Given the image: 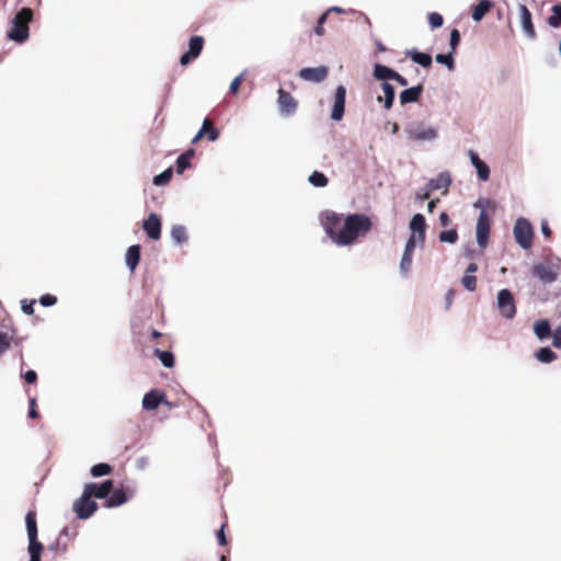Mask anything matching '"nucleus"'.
<instances>
[{
	"instance_id": "obj_1",
	"label": "nucleus",
	"mask_w": 561,
	"mask_h": 561,
	"mask_svg": "<svg viewBox=\"0 0 561 561\" xmlns=\"http://www.w3.org/2000/svg\"><path fill=\"white\" fill-rule=\"evenodd\" d=\"M322 227L337 245H350L370 231L373 222L364 214L343 215L327 210L321 215Z\"/></svg>"
},
{
	"instance_id": "obj_2",
	"label": "nucleus",
	"mask_w": 561,
	"mask_h": 561,
	"mask_svg": "<svg viewBox=\"0 0 561 561\" xmlns=\"http://www.w3.org/2000/svg\"><path fill=\"white\" fill-rule=\"evenodd\" d=\"M33 10L31 8H23L20 10L12 20V26L8 31V38L22 44L30 36L28 24L33 20Z\"/></svg>"
},
{
	"instance_id": "obj_3",
	"label": "nucleus",
	"mask_w": 561,
	"mask_h": 561,
	"mask_svg": "<svg viewBox=\"0 0 561 561\" xmlns=\"http://www.w3.org/2000/svg\"><path fill=\"white\" fill-rule=\"evenodd\" d=\"M514 237L516 242L525 250L531 248L534 229L531 224L525 218H518L514 226Z\"/></svg>"
},
{
	"instance_id": "obj_4",
	"label": "nucleus",
	"mask_w": 561,
	"mask_h": 561,
	"mask_svg": "<svg viewBox=\"0 0 561 561\" xmlns=\"http://www.w3.org/2000/svg\"><path fill=\"white\" fill-rule=\"evenodd\" d=\"M497 309L502 317L513 319L516 314V305L513 294L508 289H501L497 294Z\"/></svg>"
},
{
	"instance_id": "obj_5",
	"label": "nucleus",
	"mask_w": 561,
	"mask_h": 561,
	"mask_svg": "<svg viewBox=\"0 0 561 561\" xmlns=\"http://www.w3.org/2000/svg\"><path fill=\"white\" fill-rule=\"evenodd\" d=\"M96 508V502L84 490L82 495L73 503V511L81 519L89 518Z\"/></svg>"
},
{
	"instance_id": "obj_6",
	"label": "nucleus",
	"mask_w": 561,
	"mask_h": 561,
	"mask_svg": "<svg viewBox=\"0 0 561 561\" xmlns=\"http://www.w3.org/2000/svg\"><path fill=\"white\" fill-rule=\"evenodd\" d=\"M490 228H491L490 216L485 209H482L479 214L477 227H476L477 242H478L479 247L482 249L488 245Z\"/></svg>"
},
{
	"instance_id": "obj_7",
	"label": "nucleus",
	"mask_w": 561,
	"mask_h": 561,
	"mask_svg": "<svg viewBox=\"0 0 561 561\" xmlns=\"http://www.w3.org/2000/svg\"><path fill=\"white\" fill-rule=\"evenodd\" d=\"M204 47V38L199 35L192 36L188 42V50L180 58L182 66H187L192 60L196 59Z\"/></svg>"
},
{
	"instance_id": "obj_8",
	"label": "nucleus",
	"mask_w": 561,
	"mask_h": 561,
	"mask_svg": "<svg viewBox=\"0 0 561 561\" xmlns=\"http://www.w3.org/2000/svg\"><path fill=\"white\" fill-rule=\"evenodd\" d=\"M161 403L172 407L165 398V393L158 389H152L144 396L142 408L147 411L156 410Z\"/></svg>"
},
{
	"instance_id": "obj_9",
	"label": "nucleus",
	"mask_w": 561,
	"mask_h": 561,
	"mask_svg": "<svg viewBox=\"0 0 561 561\" xmlns=\"http://www.w3.org/2000/svg\"><path fill=\"white\" fill-rule=\"evenodd\" d=\"M346 89L344 85H339L334 92L333 106L331 111V118L339 122L343 118L345 112Z\"/></svg>"
},
{
	"instance_id": "obj_10",
	"label": "nucleus",
	"mask_w": 561,
	"mask_h": 561,
	"mask_svg": "<svg viewBox=\"0 0 561 561\" xmlns=\"http://www.w3.org/2000/svg\"><path fill=\"white\" fill-rule=\"evenodd\" d=\"M277 93H278L277 104H278L280 114L284 116L293 115L297 110L298 102L294 99V96L289 92H287L283 89H279Z\"/></svg>"
},
{
	"instance_id": "obj_11",
	"label": "nucleus",
	"mask_w": 561,
	"mask_h": 561,
	"mask_svg": "<svg viewBox=\"0 0 561 561\" xmlns=\"http://www.w3.org/2000/svg\"><path fill=\"white\" fill-rule=\"evenodd\" d=\"M407 133L412 140H432L437 136L434 128L423 124L411 125L408 127Z\"/></svg>"
},
{
	"instance_id": "obj_12",
	"label": "nucleus",
	"mask_w": 561,
	"mask_h": 561,
	"mask_svg": "<svg viewBox=\"0 0 561 561\" xmlns=\"http://www.w3.org/2000/svg\"><path fill=\"white\" fill-rule=\"evenodd\" d=\"M531 273L535 277L545 284L552 283L557 279V272L549 263H537L533 266Z\"/></svg>"
},
{
	"instance_id": "obj_13",
	"label": "nucleus",
	"mask_w": 561,
	"mask_h": 561,
	"mask_svg": "<svg viewBox=\"0 0 561 561\" xmlns=\"http://www.w3.org/2000/svg\"><path fill=\"white\" fill-rule=\"evenodd\" d=\"M113 489V481L106 480L101 484L88 483L84 486V491L91 496L96 499H106Z\"/></svg>"
},
{
	"instance_id": "obj_14",
	"label": "nucleus",
	"mask_w": 561,
	"mask_h": 561,
	"mask_svg": "<svg viewBox=\"0 0 561 561\" xmlns=\"http://www.w3.org/2000/svg\"><path fill=\"white\" fill-rule=\"evenodd\" d=\"M142 229L150 239L159 240L161 237L160 217L157 214H150L148 218L144 220Z\"/></svg>"
},
{
	"instance_id": "obj_15",
	"label": "nucleus",
	"mask_w": 561,
	"mask_h": 561,
	"mask_svg": "<svg viewBox=\"0 0 561 561\" xmlns=\"http://www.w3.org/2000/svg\"><path fill=\"white\" fill-rule=\"evenodd\" d=\"M328 73L329 69L325 66H320L316 68H302L299 71V77L302 80L319 83L327 79Z\"/></svg>"
},
{
	"instance_id": "obj_16",
	"label": "nucleus",
	"mask_w": 561,
	"mask_h": 561,
	"mask_svg": "<svg viewBox=\"0 0 561 561\" xmlns=\"http://www.w3.org/2000/svg\"><path fill=\"white\" fill-rule=\"evenodd\" d=\"M203 137H207L208 140L215 141L219 137V130L215 128L214 123L210 118H205L199 131L192 139V144H197Z\"/></svg>"
},
{
	"instance_id": "obj_17",
	"label": "nucleus",
	"mask_w": 561,
	"mask_h": 561,
	"mask_svg": "<svg viewBox=\"0 0 561 561\" xmlns=\"http://www.w3.org/2000/svg\"><path fill=\"white\" fill-rule=\"evenodd\" d=\"M518 10L520 13L522 27H523L525 34L531 39L536 38L537 33H536L535 26L533 24L530 11L527 9V7L525 4H519Z\"/></svg>"
},
{
	"instance_id": "obj_18",
	"label": "nucleus",
	"mask_w": 561,
	"mask_h": 561,
	"mask_svg": "<svg viewBox=\"0 0 561 561\" xmlns=\"http://www.w3.org/2000/svg\"><path fill=\"white\" fill-rule=\"evenodd\" d=\"M410 229L413 232L412 234H415L419 242L423 243L425 241L426 221L423 215L416 214L412 217Z\"/></svg>"
},
{
	"instance_id": "obj_19",
	"label": "nucleus",
	"mask_w": 561,
	"mask_h": 561,
	"mask_svg": "<svg viewBox=\"0 0 561 561\" xmlns=\"http://www.w3.org/2000/svg\"><path fill=\"white\" fill-rule=\"evenodd\" d=\"M423 93V85L419 84L409 89L403 90L400 93V103L401 104H408L419 101Z\"/></svg>"
},
{
	"instance_id": "obj_20",
	"label": "nucleus",
	"mask_w": 561,
	"mask_h": 561,
	"mask_svg": "<svg viewBox=\"0 0 561 561\" xmlns=\"http://www.w3.org/2000/svg\"><path fill=\"white\" fill-rule=\"evenodd\" d=\"M450 183H451V179H450L449 173L443 172L436 179H432L427 183V187H428V191H432V192L444 188V194H445V193H447V190H448V186L450 185Z\"/></svg>"
},
{
	"instance_id": "obj_21",
	"label": "nucleus",
	"mask_w": 561,
	"mask_h": 561,
	"mask_svg": "<svg viewBox=\"0 0 561 561\" xmlns=\"http://www.w3.org/2000/svg\"><path fill=\"white\" fill-rule=\"evenodd\" d=\"M140 251L141 248L139 244H134L127 249L126 252V264L129 267L130 272L134 273L136 267L140 262Z\"/></svg>"
},
{
	"instance_id": "obj_22",
	"label": "nucleus",
	"mask_w": 561,
	"mask_h": 561,
	"mask_svg": "<svg viewBox=\"0 0 561 561\" xmlns=\"http://www.w3.org/2000/svg\"><path fill=\"white\" fill-rule=\"evenodd\" d=\"M470 159L472 164L476 167L478 176L482 181H488L490 176V169L486 163H484L479 156L474 151H470Z\"/></svg>"
},
{
	"instance_id": "obj_23",
	"label": "nucleus",
	"mask_w": 561,
	"mask_h": 561,
	"mask_svg": "<svg viewBox=\"0 0 561 561\" xmlns=\"http://www.w3.org/2000/svg\"><path fill=\"white\" fill-rule=\"evenodd\" d=\"M405 56L424 68H430L432 66V56L430 54L412 49L407 50Z\"/></svg>"
},
{
	"instance_id": "obj_24",
	"label": "nucleus",
	"mask_w": 561,
	"mask_h": 561,
	"mask_svg": "<svg viewBox=\"0 0 561 561\" xmlns=\"http://www.w3.org/2000/svg\"><path fill=\"white\" fill-rule=\"evenodd\" d=\"M493 2L490 0H481L477 5L472 9V19L476 22H479L483 19V16L492 9Z\"/></svg>"
},
{
	"instance_id": "obj_25",
	"label": "nucleus",
	"mask_w": 561,
	"mask_h": 561,
	"mask_svg": "<svg viewBox=\"0 0 561 561\" xmlns=\"http://www.w3.org/2000/svg\"><path fill=\"white\" fill-rule=\"evenodd\" d=\"M195 156L194 149H188L185 152H183L179 158L176 159V172L179 174H182L186 169L191 167V159Z\"/></svg>"
},
{
	"instance_id": "obj_26",
	"label": "nucleus",
	"mask_w": 561,
	"mask_h": 561,
	"mask_svg": "<svg viewBox=\"0 0 561 561\" xmlns=\"http://www.w3.org/2000/svg\"><path fill=\"white\" fill-rule=\"evenodd\" d=\"M20 343L21 339L14 337V334L0 331V355L4 354L12 344L19 345Z\"/></svg>"
},
{
	"instance_id": "obj_27",
	"label": "nucleus",
	"mask_w": 561,
	"mask_h": 561,
	"mask_svg": "<svg viewBox=\"0 0 561 561\" xmlns=\"http://www.w3.org/2000/svg\"><path fill=\"white\" fill-rule=\"evenodd\" d=\"M43 549H44V547L37 540V538H30L28 539L30 561H41V556H42Z\"/></svg>"
},
{
	"instance_id": "obj_28",
	"label": "nucleus",
	"mask_w": 561,
	"mask_h": 561,
	"mask_svg": "<svg viewBox=\"0 0 561 561\" xmlns=\"http://www.w3.org/2000/svg\"><path fill=\"white\" fill-rule=\"evenodd\" d=\"M127 501V495L124 490L118 489L112 492V494L107 497L106 506L107 507H116L124 504Z\"/></svg>"
},
{
	"instance_id": "obj_29",
	"label": "nucleus",
	"mask_w": 561,
	"mask_h": 561,
	"mask_svg": "<svg viewBox=\"0 0 561 561\" xmlns=\"http://www.w3.org/2000/svg\"><path fill=\"white\" fill-rule=\"evenodd\" d=\"M27 537L37 538V523H36V512L30 511L25 516Z\"/></svg>"
},
{
	"instance_id": "obj_30",
	"label": "nucleus",
	"mask_w": 561,
	"mask_h": 561,
	"mask_svg": "<svg viewBox=\"0 0 561 561\" xmlns=\"http://www.w3.org/2000/svg\"><path fill=\"white\" fill-rule=\"evenodd\" d=\"M396 71L387 66L377 64L374 67V77L378 80H392Z\"/></svg>"
},
{
	"instance_id": "obj_31",
	"label": "nucleus",
	"mask_w": 561,
	"mask_h": 561,
	"mask_svg": "<svg viewBox=\"0 0 561 561\" xmlns=\"http://www.w3.org/2000/svg\"><path fill=\"white\" fill-rule=\"evenodd\" d=\"M153 354L158 357L161 364L167 368H172L175 364L174 355L170 351H161L160 348H154Z\"/></svg>"
},
{
	"instance_id": "obj_32",
	"label": "nucleus",
	"mask_w": 561,
	"mask_h": 561,
	"mask_svg": "<svg viewBox=\"0 0 561 561\" xmlns=\"http://www.w3.org/2000/svg\"><path fill=\"white\" fill-rule=\"evenodd\" d=\"M77 535V533H72L70 534L69 531V528L68 527H65L60 534H59V537L57 538V541H56V547H50V549H56L58 550L59 552H62L65 553L68 549V543L67 542H62V538L64 537H67V538H70V537H75Z\"/></svg>"
},
{
	"instance_id": "obj_33",
	"label": "nucleus",
	"mask_w": 561,
	"mask_h": 561,
	"mask_svg": "<svg viewBox=\"0 0 561 561\" xmlns=\"http://www.w3.org/2000/svg\"><path fill=\"white\" fill-rule=\"evenodd\" d=\"M534 331L538 339L543 340L551 333L550 324L547 320H539L535 323Z\"/></svg>"
},
{
	"instance_id": "obj_34",
	"label": "nucleus",
	"mask_w": 561,
	"mask_h": 561,
	"mask_svg": "<svg viewBox=\"0 0 561 561\" xmlns=\"http://www.w3.org/2000/svg\"><path fill=\"white\" fill-rule=\"evenodd\" d=\"M331 12H342V9L339 8V7H332L330 8L325 13H323L319 20H318V23L314 27V33L318 35V36H323L325 31H324V23L328 19V15L331 13Z\"/></svg>"
},
{
	"instance_id": "obj_35",
	"label": "nucleus",
	"mask_w": 561,
	"mask_h": 561,
	"mask_svg": "<svg viewBox=\"0 0 561 561\" xmlns=\"http://www.w3.org/2000/svg\"><path fill=\"white\" fill-rule=\"evenodd\" d=\"M381 89L385 94V108L389 110L393 104L394 88L390 83L383 82L381 83Z\"/></svg>"
},
{
	"instance_id": "obj_36",
	"label": "nucleus",
	"mask_w": 561,
	"mask_h": 561,
	"mask_svg": "<svg viewBox=\"0 0 561 561\" xmlns=\"http://www.w3.org/2000/svg\"><path fill=\"white\" fill-rule=\"evenodd\" d=\"M536 358L542 363H551L557 358V354L549 347H541L536 352Z\"/></svg>"
},
{
	"instance_id": "obj_37",
	"label": "nucleus",
	"mask_w": 561,
	"mask_h": 561,
	"mask_svg": "<svg viewBox=\"0 0 561 561\" xmlns=\"http://www.w3.org/2000/svg\"><path fill=\"white\" fill-rule=\"evenodd\" d=\"M171 237L176 243H184L187 240L185 227L181 225L173 226L171 229Z\"/></svg>"
},
{
	"instance_id": "obj_38",
	"label": "nucleus",
	"mask_w": 561,
	"mask_h": 561,
	"mask_svg": "<svg viewBox=\"0 0 561 561\" xmlns=\"http://www.w3.org/2000/svg\"><path fill=\"white\" fill-rule=\"evenodd\" d=\"M552 14L548 18V24L557 28L561 25V3L554 4L551 9Z\"/></svg>"
},
{
	"instance_id": "obj_39",
	"label": "nucleus",
	"mask_w": 561,
	"mask_h": 561,
	"mask_svg": "<svg viewBox=\"0 0 561 561\" xmlns=\"http://www.w3.org/2000/svg\"><path fill=\"white\" fill-rule=\"evenodd\" d=\"M309 182L316 187H324L328 185L329 180L323 173L313 171L309 176Z\"/></svg>"
},
{
	"instance_id": "obj_40",
	"label": "nucleus",
	"mask_w": 561,
	"mask_h": 561,
	"mask_svg": "<svg viewBox=\"0 0 561 561\" xmlns=\"http://www.w3.org/2000/svg\"><path fill=\"white\" fill-rule=\"evenodd\" d=\"M172 174H173L172 168H168L162 173H160L153 178V184L157 186H162V185L168 184L172 178Z\"/></svg>"
},
{
	"instance_id": "obj_41",
	"label": "nucleus",
	"mask_w": 561,
	"mask_h": 561,
	"mask_svg": "<svg viewBox=\"0 0 561 561\" xmlns=\"http://www.w3.org/2000/svg\"><path fill=\"white\" fill-rule=\"evenodd\" d=\"M112 470H113V468L108 463L101 462V463L94 465L91 468V474L93 477H102V476L110 474L112 472Z\"/></svg>"
},
{
	"instance_id": "obj_42",
	"label": "nucleus",
	"mask_w": 561,
	"mask_h": 561,
	"mask_svg": "<svg viewBox=\"0 0 561 561\" xmlns=\"http://www.w3.org/2000/svg\"><path fill=\"white\" fill-rule=\"evenodd\" d=\"M453 54L454 53H451V51L449 54H437L436 57H435V60L438 64L447 66V68L449 70H454L455 69V61H454V58H453Z\"/></svg>"
},
{
	"instance_id": "obj_43",
	"label": "nucleus",
	"mask_w": 561,
	"mask_h": 561,
	"mask_svg": "<svg viewBox=\"0 0 561 561\" xmlns=\"http://www.w3.org/2000/svg\"><path fill=\"white\" fill-rule=\"evenodd\" d=\"M439 241L447 243H456L458 240V232L456 229H449L439 233Z\"/></svg>"
},
{
	"instance_id": "obj_44",
	"label": "nucleus",
	"mask_w": 561,
	"mask_h": 561,
	"mask_svg": "<svg viewBox=\"0 0 561 561\" xmlns=\"http://www.w3.org/2000/svg\"><path fill=\"white\" fill-rule=\"evenodd\" d=\"M461 284L463 285V287L469 290V291H473L476 290L477 288V277L474 275H468L466 274L462 278H461Z\"/></svg>"
},
{
	"instance_id": "obj_45",
	"label": "nucleus",
	"mask_w": 561,
	"mask_h": 561,
	"mask_svg": "<svg viewBox=\"0 0 561 561\" xmlns=\"http://www.w3.org/2000/svg\"><path fill=\"white\" fill-rule=\"evenodd\" d=\"M427 19H428V23L432 26V28L440 27L444 23V19L442 16V14H439L437 12H431L428 14Z\"/></svg>"
},
{
	"instance_id": "obj_46",
	"label": "nucleus",
	"mask_w": 561,
	"mask_h": 561,
	"mask_svg": "<svg viewBox=\"0 0 561 561\" xmlns=\"http://www.w3.org/2000/svg\"><path fill=\"white\" fill-rule=\"evenodd\" d=\"M411 265H412V255L403 253L401 263H400V270L403 275L409 274Z\"/></svg>"
},
{
	"instance_id": "obj_47",
	"label": "nucleus",
	"mask_w": 561,
	"mask_h": 561,
	"mask_svg": "<svg viewBox=\"0 0 561 561\" xmlns=\"http://www.w3.org/2000/svg\"><path fill=\"white\" fill-rule=\"evenodd\" d=\"M460 43V33L457 28H453L450 32V48L451 53H455Z\"/></svg>"
},
{
	"instance_id": "obj_48",
	"label": "nucleus",
	"mask_w": 561,
	"mask_h": 561,
	"mask_svg": "<svg viewBox=\"0 0 561 561\" xmlns=\"http://www.w3.org/2000/svg\"><path fill=\"white\" fill-rule=\"evenodd\" d=\"M39 302L44 307H50L57 302V297L50 294H45L39 298Z\"/></svg>"
},
{
	"instance_id": "obj_49",
	"label": "nucleus",
	"mask_w": 561,
	"mask_h": 561,
	"mask_svg": "<svg viewBox=\"0 0 561 561\" xmlns=\"http://www.w3.org/2000/svg\"><path fill=\"white\" fill-rule=\"evenodd\" d=\"M417 241L419 240L415 237V234H411V237L408 239V241L405 243V248H404V252L403 253L412 255Z\"/></svg>"
},
{
	"instance_id": "obj_50",
	"label": "nucleus",
	"mask_w": 561,
	"mask_h": 561,
	"mask_svg": "<svg viewBox=\"0 0 561 561\" xmlns=\"http://www.w3.org/2000/svg\"><path fill=\"white\" fill-rule=\"evenodd\" d=\"M242 81H243V75L236 77L231 81L229 89L232 94H236L239 91V88H240Z\"/></svg>"
},
{
	"instance_id": "obj_51",
	"label": "nucleus",
	"mask_w": 561,
	"mask_h": 561,
	"mask_svg": "<svg viewBox=\"0 0 561 561\" xmlns=\"http://www.w3.org/2000/svg\"><path fill=\"white\" fill-rule=\"evenodd\" d=\"M34 305H35V300H31V301H27V300H22V310L25 314H33L34 313Z\"/></svg>"
},
{
	"instance_id": "obj_52",
	"label": "nucleus",
	"mask_w": 561,
	"mask_h": 561,
	"mask_svg": "<svg viewBox=\"0 0 561 561\" xmlns=\"http://www.w3.org/2000/svg\"><path fill=\"white\" fill-rule=\"evenodd\" d=\"M552 344L557 348H561V325L558 327L552 334Z\"/></svg>"
},
{
	"instance_id": "obj_53",
	"label": "nucleus",
	"mask_w": 561,
	"mask_h": 561,
	"mask_svg": "<svg viewBox=\"0 0 561 561\" xmlns=\"http://www.w3.org/2000/svg\"><path fill=\"white\" fill-rule=\"evenodd\" d=\"M22 378L27 383H35L37 381V374L35 370H27L25 374L22 375Z\"/></svg>"
},
{
	"instance_id": "obj_54",
	"label": "nucleus",
	"mask_w": 561,
	"mask_h": 561,
	"mask_svg": "<svg viewBox=\"0 0 561 561\" xmlns=\"http://www.w3.org/2000/svg\"><path fill=\"white\" fill-rule=\"evenodd\" d=\"M226 524H224L220 529L217 531V540L220 546H225L227 543L226 535H225Z\"/></svg>"
},
{
	"instance_id": "obj_55",
	"label": "nucleus",
	"mask_w": 561,
	"mask_h": 561,
	"mask_svg": "<svg viewBox=\"0 0 561 561\" xmlns=\"http://www.w3.org/2000/svg\"><path fill=\"white\" fill-rule=\"evenodd\" d=\"M151 339L152 340L163 339V341L160 344H162L164 346H167L169 344V339H167L161 332H159L157 330L151 331Z\"/></svg>"
},
{
	"instance_id": "obj_56",
	"label": "nucleus",
	"mask_w": 561,
	"mask_h": 561,
	"mask_svg": "<svg viewBox=\"0 0 561 561\" xmlns=\"http://www.w3.org/2000/svg\"><path fill=\"white\" fill-rule=\"evenodd\" d=\"M35 407H36V400H35V398H32L30 400V411H28V416L31 419H36L38 416V413H37Z\"/></svg>"
},
{
	"instance_id": "obj_57",
	"label": "nucleus",
	"mask_w": 561,
	"mask_h": 561,
	"mask_svg": "<svg viewBox=\"0 0 561 561\" xmlns=\"http://www.w3.org/2000/svg\"><path fill=\"white\" fill-rule=\"evenodd\" d=\"M541 232L542 234L546 237V238H550L551 237V229L548 225V221L547 220H542L541 221Z\"/></svg>"
},
{
	"instance_id": "obj_58",
	"label": "nucleus",
	"mask_w": 561,
	"mask_h": 561,
	"mask_svg": "<svg viewBox=\"0 0 561 561\" xmlns=\"http://www.w3.org/2000/svg\"><path fill=\"white\" fill-rule=\"evenodd\" d=\"M454 297H455V290L454 289H449L446 294V297H445V300H446V309H449L451 304H453V300H454Z\"/></svg>"
},
{
	"instance_id": "obj_59",
	"label": "nucleus",
	"mask_w": 561,
	"mask_h": 561,
	"mask_svg": "<svg viewBox=\"0 0 561 561\" xmlns=\"http://www.w3.org/2000/svg\"><path fill=\"white\" fill-rule=\"evenodd\" d=\"M439 222L443 227H447L450 225L451 220L447 213L444 211L439 215Z\"/></svg>"
},
{
	"instance_id": "obj_60",
	"label": "nucleus",
	"mask_w": 561,
	"mask_h": 561,
	"mask_svg": "<svg viewBox=\"0 0 561 561\" xmlns=\"http://www.w3.org/2000/svg\"><path fill=\"white\" fill-rule=\"evenodd\" d=\"M392 80H394L396 82H398L402 87L408 85V80L403 76L398 73L397 71H396Z\"/></svg>"
},
{
	"instance_id": "obj_61",
	"label": "nucleus",
	"mask_w": 561,
	"mask_h": 561,
	"mask_svg": "<svg viewBox=\"0 0 561 561\" xmlns=\"http://www.w3.org/2000/svg\"><path fill=\"white\" fill-rule=\"evenodd\" d=\"M478 266L476 263H470L466 270V274L471 275L472 273L477 272Z\"/></svg>"
},
{
	"instance_id": "obj_62",
	"label": "nucleus",
	"mask_w": 561,
	"mask_h": 561,
	"mask_svg": "<svg viewBox=\"0 0 561 561\" xmlns=\"http://www.w3.org/2000/svg\"><path fill=\"white\" fill-rule=\"evenodd\" d=\"M438 202H439V199L430 201V203L427 204V210L430 213H433Z\"/></svg>"
},
{
	"instance_id": "obj_63",
	"label": "nucleus",
	"mask_w": 561,
	"mask_h": 561,
	"mask_svg": "<svg viewBox=\"0 0 561 561\" xmlns=\"http://www.w3.org/2000/svg\"><path fill=\"white\" fill-rule=\"evenodd\" d=\"M431 193H432V191H428V187L426 186V191L422 195H419V198L422 199V201L428 199Z\"/></svg>"
},
{
	"instance_id": "obj_64",
	"label": "nucleus",
	"mask_w": 561,
	"mask_h": 561,
	"mask_svg": "<svg viewBox=\"0 0 561 561\" xmlns=\"http://www.w3.org/2000/svg\"><path fill=\"white\" fill-rule=\"evenodd\" d=\"M377 48L379 51L383 53L387 50V48L385 47V45L380 42L377 43Z\"/></svg>"
}]
</instances>
